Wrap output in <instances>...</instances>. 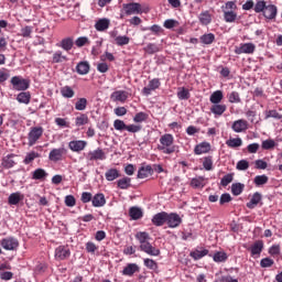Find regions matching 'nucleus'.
Returning <instances> with one entry per match:
<instances>
[{
    "label": "nucleus",
    "mask_w": 282,
    "mask_h": 282,
    "mask_svg": "<svg viewBox=\"0 0 282 282\" xmlns=\"http://www.w3.org/2000/svg\"><path fill=\"white\" fill-rule=\"evenodd\" d=\"M227 98H228L229 102H231V104L241 102V97L239 96V93H237V91H231L230 94H228Z\"/></svg>",
    "instance_id": "4d7b16f0"
},
{
    "label": "nucleus",
    "mask_w": 282,
    "mask_h": 282,
    "mask_svg": "<svg viewBox=\"0 0 282 282\" xmlns=\"http://www.w3.org/2000/svg\"><path fill=\"white\" fill-rule=\"evenodd\" d=\"M263 17L265 19H275L276 18V6L269 4L264 8Z\"/></svg>",
    "instance_id": "b1692460"
},
{
    "label": "nucleus",
    "mask_w": 282,
    "mask_h": 282,
    "mask_svg": "<svg viewBox=\"0 0 282 282\" xmlns=\"http://www.w3.org/2000/svg\"><path fill=\"white\" fill-rule=\"evenodd\" d=\"M149 118V115L145 112H139L133 117L134 122H144Z\"/></svg>",
    "instance_id": "69168bd1"
},
{
    "label": "nucleus",
    "mask_w": 282,
    "mask_h": 282,
    "mask_svg": "<svg viewBox=\"0 0 282 282\" xmlns=\"http://www.w3.org/2000/svg\"><path fill=\"white\" fill-rule=\"evenodd\" d=\"M117 186L118 188H121V191H127V188H131V177H123V178H120L118 182H117Z\"/></svg>",
    "instance_id": "473e14b6"
},
{
    "label": "nucleus",
    "mask_w": 282,
    "mask_h": 282,
    "mask_svg": "<svg viewBox=\"0 0 282 282\" xmlns=\"http://www.w3.org/2000/svg\"><path fill=\"white\" fill-rule=\"evenodd\" d=\"M131 39L127 35H119L118 37H116V45H118L119 47H122V45H129Z\"/></svg>",
    "instance_id": "a18cd8bd"
},
{
    "label": "nucleus",
    "mask_w": 282,
    "mask_h": 282,
    "mask_svg": "<svg viewBox=\"0 0 282 282\" xmlns=\"http://www.w3.org/2000/svg\"><path fill=\"white\" fill-rule=\"evenodd\" d=\"M74 47V39L72 37H65L61 42V48L65 50V52H69Z\"/></svg>",
    "instance_id": "c9c22d12"
},
{
    "label": "nucleus",
    "mask_w": 282,
    "mask_h": 282,
    "mask_svg": "<svg viewBox=\"0 0 282 282\" xmlns=\"http://www.w3.org/2000/svg\"><path fill=\"white\" fill-rule=\"evenodd\" d=\"M14 158H17V155L14 154H8L3 156L1 166L3 169H12L14 164H17V161L14 160Z\"/></svg>",
    "instance_id": "412c9836"
},
{
    "label": "nucleus",
    "mask_w": 282,
    "mask_h": 282,
    "mask_svg": "<svg viewBox=\"0 0 282 282\" xmlns=\"http://www.w3.org/2000/svg\"><path fill=\"white\" fill-rule=\"evenodd\" d=\"M105 177L107 182H113V180H118V177H120V171H118V169H109L105 173Z\"/></svg>",
    "instance_id": "c756f323"
},
{
    "label": "nucleus",
    "mask_w": 282,
    "mask_h": 282,
    "mask_svg": "<svg viewBox=\"0 0 282 282\" xmlns=\"http://www.w3.org/2000/svg\"><path fill=\"white\" fill-rule=\"evenodd\" d=\"M160 85L161 83L159 78L151 79L148 86L142 89L143 96H151L152 91H155V89H160Z\"/></svg>",
    "instance_id": "9b49d317"
},
{
    "label": "nucleus",
    "mask_w": 282,
    "mask_h": 282,
    "mask_svg": "<svg viewBox=\"0 0 282 282\" xmlns=\"http://www.w3.org/2000/svg\"><path fill=\"white\" fill-rule=\"evenodd\" d=\"M165 224L170 227V228H180V225L182 224V217H180L177 214L175 213H171V214H166V220Z\"/></svg>",
    "instance_id": "1a4fd4ad"
},
{
    "label": "nucleus",
    "mask_w": 282,
    "mask_h": 282,
    "mask_svg": "<svg viewBox=\"0 0 282 282\" xmlns=\"http://www.w3.org/2000/svg\"><path fill=\"white\" fill-rule=\"evenodd\" d=\"M251 257H257L259 254H261V252H263V241L259 240V241H256L251 248Z\"/></svg>",
    "instance_id": "c85d7f7f"
},
{
    "label": "nucleus",
    "mask_w": 282,
    "mask_h": 282,
    "mask_svg": "<svg viewBox=\"0 0 282 282\" xmlns=\"http://www.w3.org/2000/svg\"><path fill=\"white\" fill-rule=\"evenodd\" d=\"M31 98H32V95H30V93H20L17 97V100L22 105H30Z\"/></svg>",
    "instance_id": "a19ab883"
},
{
    "label": "nucleus",
    "mask_w": 282,
    "mask_h": 282,
    "mask_svg": "<svg viewBox=\"0 0 282 282\" xmlns=\"http://www.w3.org/2000/svg\"><path fill=\"white\" fill-rule=\"evenodd\" d=\"M228 107L224 104H213L210 107V112L215 116V118H221L224 113H226V110Z\"/></svg>",
    "instance_id": "ddd939ff"
},
{
    "label": "nucleus",
    "mask_w": 282,
    "mask_h": 282,
    "mask_svg": "<svg viewBox=\"0 0 282 282\" xmlns=\"http://www.w3.org/2000/svg\"><path fill=\"white\" fill-rule=\"evenodd\" d=\"M107 156L105 155V151L102 149H97L94 151H90L88 153V160L94 161V160H106Z\"/></svg>",
    "instance_id": "5701e85b"
},
{
    "label": "nucleus",
    "mask_w": 282,
    "mask_h": 282,
    "mask_svg": "<svg viewBox=\"0 0 282 282\" xmlns=\"http://www.w3.org/2000/svg\"><path fill=\"white\" fill-rule=\"evenodd\" d=\"M236 169L238 171H248V169H250V163H248V161H246V160H240L237 163Z\"/></svg>",
    "instance_id": "052dcab7"
},
{
    "label": "nucleus",
    "mask_w": 282,
    "mask_h": 282,
    "mask_svg": "<svg viewBox=\"0 0 282 282\" xmlns=\"http://www.w3.org/2000/svg\"><path fill=\"white\" fill-rule=\"evenodd\" d=\"M208 151H210V143H208V142L199 143L194 149V153L196 155H202L204 153H208Z\"/></svg>",
    "instance_id": "bb28decb"
},
{
    "label": "nucleus",
    "mask_w": 282,
    "mask_h": 282,
    "mask_svg": "<svg viewBox=\"0 0 282 282\" xmlns=\"http://www.w3.org/2000/svg\"><path fill=\"white\" fill-rule=\"evenodd\" d=\"M198 21L202 25H210L213 23V14H210V11H203L198 15Z\"/></svg>",
    "instance_id": "aec40b11"
},
{
    "label": "nucleus",
    "mask_w": 282,
    "mask_h": 282,
    "mask_svg": "<svg viewBox=\"0 0 282 282\" xmlns=\"http://www.w3.org/2000/svg\"><path fill=\"white\" fill-rule=\"evenodd\" d=\"M89 62H79L76 66V72L79 76H85L89 74Z\"/></svg>",
    "instance_id": "a878e982"
},
{
    "label": "nucleus",
    "mask_w": 282,
    "mask_h": 282,
    "mask_svg": "<svg viewBox=\"0 0 282 282\" xmlns=\"http://www.w3.org/2000/svg\"><path fill=\"white\" fill-rule=\"evenodd\" d=\"M140 271V267H138V264L135 263H129L127 264L121 274H123V276H133V274H135V272Z\"/></svg>",
    "instance_id": "6ab92c4d"
},
{
    "label": "nucleus",
    "mask_w": 282,
    "mask_h": 282,
    "mask_svg": "<svg viewBox=\"0 0 282 282\" xmlns=\"http://www.w3.org/2000/svg\"><path fill=\"white\" fill-rule=\"evenodd\" d=\"M123 12L127 17L133 14H149L151 7L148 3L130 2L122 4Z\"/></svg>",
    "instance_id": "f03ea898"
},
{
    "label": "nucleus",
    "mask_w": 282,
    "mask_h": 282,
    "mask_svg": "<svg viewBox=\"0 0 282 282\" xmlns=\"http://www.w3.org/2000/svg\"><path fill=\"white\" fill-rule=\"evenodd\" d=\"M145 52L148 54H155L156 52H160V47H158V45H155L153 43H150L147 45Z\"/></svg>",
    "instance_id": "338daca9"
},
{
    "label": "nucleus",
    "mask_w": 282,
    "mask_h": 282,
    "mask_svg": "<svg viewBox=\"0 0 282 282\" xmlns=\"http://www.w3.org/2000/svg\"><path fill=\"white\" fill-rule=\"evenodd\" d=\"M64 202L68 208H74V206H76V198L74 195H67Z\"/></svg>",
    "instance_id": "680f3d73"
},
{
    "label": "nucleus",
    "mask_w": 282,
    "mask_h": 282,
    "mask_svg": "<svg viewBox=\"0 0 282 282\" xmlns=\"http://www.w3.org/2000/svg\"><path fill=\"white\" fill-rule=\"evenodd\" d=\"M166 212H161V213H158L155 214L153 217H152V224L153 226H164L166 224Z\"/></svg>",
    "instance_id": "dca6fc26"
},
{
    "label": "nucleus",
    "mask_w": 282,
    "mask_h": 282,
    "mask_svg": "<svg viewBox=\"0 0 282 282\" xmlns=\"http://www.w3.org/2000/svg\"><path fill=\"white\" fill-rule=\"evenodd\" d=\"M134 237L139 241L140 246H142L143 243L151 239V236L147 231H139L135 234Z\"/></svg>",
    "instance_id": "72a5a7b5"
},
{
    "label": "nucleus",
    "mask_w": 282,
    "mask_h": 282,
    "mask_svg": "<svg viewBox=\"0 0 282 282\" xmlns=\"http://www.w3.org/2000/svg\"><path fill=\"white\" fill-rule=\"evenodd\" d=\"M47 173L44 169H36L32 172V180H45Z\"/></svg>",
    "instance_id": "79ce46f5"
},
{
    "label": "nucleus",
    "mask_w": 282,
    "mask_h": 282,
    "mask_svg": "<svg viewBox=\"0 0 282 282\" xmlns=\"http://www.w3.org/2000/svg\"><path fill=\"white\" fill-rule=\"evenodd\" d=\"M159 142L160 143L158 144L156 149L165 155H171L172 153H175V151H177V147L173 144L175 142V138L171 133L163 134L160 138Z\"/></svg>",
    "instance_id": "f257e3e1"
},
{
    "label": "nucleus",
    "mask_w": 282,
    "mask_h": 282,
    "mask_svg": "<svg viewBox=\"0 0 282 282\" xmlns=\"http://www.w3.org/2000/svg\"><path fill=\"white\" fill-rule=\"evenodd\" d=\"M260 265H261V268H272L274 265V260H272L270 258H263L260 261Z\"/></svg>",
    "instance_id": "e2e57ef3"
},
{
    "label": "nucleus",
    "mask_w": 282,
    "mask_h": 282,
    "mask_svg": "<svg viewBox=\"0 0 282 282\" xmlns=\"http://www.w3.org/2000/svg\"><path fill=\"white\" fill-rule=\"evenodd\" d=\"M91 202H93V206L95 208H102V206H105L107 204V199H105V194H102V193L96 194L93 197Z\"/></svg>",
    "instance_id": "4be33fe9"
},
{
    "label": "nucleus",
    "mask_w": 282,
    "mask_h": 282,
    "mask_svg": "<svg viewBox=\"0 0 282 282\" xmlns=\"http://www.w3.org/2000/svg\"><path fill=\"white\" fill-rule=\"evenodd\" d=\"M3 250H17L19 248V240L14 237H7L0 241Z\"/></svg>",
    "instance_id": "423d86ee"
},
{
    "label": "nucleus",
    "mask_w": 282,
    "mask_h": 282,
    "mask_svg": "<svg viewBox=\"0 0 282 282\" xmlns=\"http://www.w3.org/2000/svg\"><path fill=\"white\" fill-rule=\"evenodd\" d=\"M269 181L268 175L262 174V175H257L253 178V183L256 184V186H263L265 185V183Z\"/></svg>",
    "instance_id": "49530a36"
},
{
    "label": "nucleus",
    "mask_w": 282,
    "mask_h": 282,
    "mask_svg": "<svg viewBox=\"0 0 282 282\" xmlns=\"http://www.w3.org/2000/svg\"><path fill=\"white\" fill-rule=\"evenodd\" d=\"M113 102H124L129 98V94L124 90H116L110 96Z\"/></svg>",
    "instance_id": "4468645a"
},
{
    "label": "nucleus",
    "mask_w": 282,
    "mask_h": 282,
    "mask_svg": "<svg viewBox=\"0 0 282 282\" xmlns=\"http://www.w3.org/2000/svg\"><path fill=\"white\" fill-rule=\"evenodd\" d=\"M204 176L194 177L191 181L192 188H204Z\"/></svg>",
    "instance_id": "37998d69"
},
{
    "label": "nucleus",
    "mask_w": 282,
    "mask_h": 282,
    "mask_svg": "<svg viewBox=\"0 0 282 282\" xmlns=\"http://www.w3.org/2000/svg\"><path fill=\"white\" fill-rule=\"evenodd\" d=\"M43 135V128L41 127H34L31 128L28 140H29V147H34L39 140H41V137Z\"/></svg>",
    "instance_id": "7ed1b4c3"
},
{
    "label": "nucleus",
    "mask_w": 282,
    "mask_h": 282,
    "mask_svg": "<svg viewBox=\"0 0 282 282\" xmlns=\"http://www.w3.org/2000/svg\"><path fill=\"white\" fill-rule=\"evenodd\" d=\"M226 144L229 149H239L243 144V140L241 138H231L226 141Z\"/></svg>",
    "instance_id": "2f4dec72"
},
{
    "label": "nucleus",
    "mask_w": 282,
    "mask_h": 282,
    "mask_svg": "<svg viewBox=\"0 0 282 282\" xmlns=\"http://www.w3.org/2000/svg\"><path fill=\"white\" fill-rule=\"evenodd\" d=\"M224 100V93L221 90L214 91L209 97L212 105H219Z\"/></svg>",
    "instance_id": "cd10ccee"
},
{
    "label": "nucleus",
    "mask_w": 282,
    "mask_h": 282,
    "mask_svg": "<svg viewBox=\"0 0 282 282\" xmlns=\"http://www.w3.org/2000/svg\"><path fill=\"white\" fill-rule=\"evenodd\" d=\"M213 260L215 261V263H226V261H228V253L224 251H217L216 253H214Z\"/></svg>",
    "instance_id": "7c9ffc66"
},
{
    "label": "nucleus",
    "mask_w": 282,
    "mask_h": 282,
    "mask_svg": "<svg viewBox=\"0 0 282 282\" xmlns=\"http://www.w3.org/2000/svg\"><path fill=\"white\" fill-rule=\"evenodd\" d=\"M110 25H111V20L104 18V19H99L95 23V29L97 30V32H105L106 30H109Z\"/></svg>",
    "instance_id": "f3484780"
},
{
    "label": "nucleus",
    "mask_w": 282,
    "mask_h": 282,
    "mask_svg": "<svg viewBox=\"0 0 282 282\" xmlns=\"http://www.w3.org/2000/svg\"><path fill=\"white\" fill-rule=\"evenodd\" d=\"M257 45L254 43H241L239 46L235 47V54H254Z\"/></svg>",
    "instance_id": "39448f33"
},
{
    "label": "nucleus",
    "mask_w": 282,
    "mask_h": 282,
    "mask_svg": "<svg viewBox=\"0 0 282 282\" xmlns=\"http://www.w3.org/2000/svg\"><path fill=\"white\" fill-rule=\"evenodd\" d=\"M68 149L73 151V153H80L87 149V141L85 140H73L68 143Z\"/></svg>",
    "instance_id": "0eeeda50"
},
{
    "label": "nucleus",
    "mask_w": 282,
    "mask_h": 282,
    "mask_svg": "<svg viewBox=\"0 0 282 282\" xmlns=\"http://www.w3.org/2000/svg\"><path fill=\"white\" fill-rule=\"evenodd\" d=\"M113 127L117 131H124L127 130V124L124 123V121L117 119L113 121Z\"/></svg>",
    "instance_id": "bf43d9fd"
},
{
    "label": "nucleus",
    "mask_w": 282,
    "mask_h": 282,
    "mask_svg": "<svg viewBox=\"0 0 282 282\" xmlns=\"http://www.w3.org/2000/svg\"><path fill=\"white\" fill-rule=\"evenodd\" d=\"M25 196L21 192H15L9 195L8 204L10 206H17L20 202H23Z\"/></svg>",
    "instance_id": "a211bd4d"
},
{
    "label": "nucleus",
    "mask_w": 282,
    "mask_h": 282,
    "mask_svg": "<svg viewBox=\"0 0 282 282\" xmlns=\"http://www.w3.org/2000/svg\"><path fill=\"white\" fill-rule=\"evenodd\" d=\"M63 153H65V149H53L48 154V160L51 162H61L63 160Z\"/></svg>",
    "instance_id": "2eb2a0df"
},
{
    "label": "nucleus",
    "mask_w": 282,
    "mask_h": 282,
    "mask_svg": "<svg viewBox=\"0 0 282 282\" xmlns=\"http://www.w3.org/2000/svg\"><path fill=\"white\" fill-rule=\"evenodd\" d=\"M232 180H234V175L227 174L221 178L220 184H221V186H228V184H230L232 182Z\"/></svg>",
    "instance_id": "774afa93"
},
{
    "label": "nucleus",
    "mask_w": 282,
    "mask_h": 282,
    "mask_svg": "<svg viewBox=\"0 0 282 282\" xmlns=\"http://www.w3.org/2000/svg\"><path fill=\"white\" fill-rule=\"evenodd\" d=\"M261 199H262L261 193L256 192V193L252 195L250 202L247 203V208H250L251 210H252L253 208H257V206H259V203L261 202Z\"/></svg>",
    "instance_id": "393cba45"
},
{
    "label": "nucleus",
    "mask_w": 282,
    "mask_h": 282,
    "mask_svg": "<svg viewBox=\"0 0 282 282\" xmlns=\"http://www.w3.org/2000/svg\"><path fill=\"white\" fill-rule=\"evenodd\" d=\"M268 6L265 4V1L260 0L256 3L254 6V12L259 13V12H264L265 8Z\"/></svg>",
    "instance_id": "0e129e2a"
},
{
    "label": "nucleus",
    "mask_w": 282,
    "mask_h": 282,
    "mask_svg": "<svg viewBox=\"0 0 282 282\" xmlns=\"http://www.w3.org/2000/svg\"><path fill=\"white\" fill-rule=\"evenodd\" d=\"M177 98L178 100H188V98H191V93L186 88H178Z\"/></svg>",
    "instance_id": "603ef678"
},
{
    "label": "nucleus",
    "mask_w": 282,
    "mask_h": 282,
    "mask_svg": "<svg viewBox=\"0 0 282 282\" xmlns=\"http://www.w3.org/2000/svg\"><path fill=\"white\" fill-rule=\"evenodd\" d=\"M149 175H151V166L139 169L137 177L139 180H145Z\"/></svg>",
    "instance_id": "c03bdc74"
},
{
    "label": "nucleus",
    "mask_w": 282,
    "mask_h": 282,
    "mask_svg": "<svg viewBox=\"0 0 282 282\" xmlns=\"http://www.w3.org/2000/svg\"><path fill=\"white\" fill-rule=\"evenodd\" d=\"M129 216L134 220L142 219V209L140 207H131Z\"/></svg>",
    "instance_id": "4c0bfd02"
},
{
    "label": "nucleus",
    "mask_w": 282,
    "mask_h": 282,
    "mask_svg": "<svg viewBox=\"0 0 282 282\" xmlns=\"http://www.w3.org/2000/svg\"><path fill=\"white\" fill-rule=\"evenodd\" d=\"M36 158H41V154L39 152H35V151L28 152L23 160V163L32 164V162H34Z\"/></svg>",
    "instance_id": "e433bc0d"
},
{
    "label": "nucleus",
    "mask_w": 282,
    "mask_h": 282,
    "mask_svg": "<svg viewBox=\"0 0 282 282\" xmlns=\"http://www.w3.org/2000/svg\"><path fill=\"white\" fill-rule=\"evenodd\" d=\"M64 61H67V56L63 55V52L56 51L53 54V63H63Z\"/></svg>",
    "instance_id": "6e6d98bb"
},
{
    "label": "nucleus",
    "mask_w": 282,
    "mask_h": 282,
    "mask_svg": "<svg viewBox=\"0 0 282 282\" xmlns=\"http://www.w3.org/2000/svg\"><path fill=\"white\" fill-rule=\"evenodd\" d=\"M61 94L63 96V98H74V89H72V87L69 86H64L61 89Z\"/></svg>",
    "instance_id": "3c124183"
},
{
    "label": "nucleus",
    "mask_w": 282,
    "mask_h": 282,
    "mask_svg": "<svg viewBox=\"0 0 282 282\" xmlns=\"http://www.w3.org/2000/svg\"><path fill=\"white\" fill-rule=\"evenodd\" d=\"M224 20L226 23H235L237 21V12L224 11Z\"/></svg>",
    "instance_id": "ea45409f"
},
{
    "label": "nucleus",
    "mask_w": 282,
    "mask_h": 282,
    "mask_svg": "<svg viewBox=\"0 0 282 282\" xmlns=\"http://www.w3.org/2000/svg\"><path fill=\"white\" fill-rule=\"evenodd\" d=\"M141 252H145V254H149L150 257H160V249L153 247L149 240L147 242H143V245H140Z\"/></svg>",
    "instance_id": "9d476101"
},
{
    "label": "nucleus",
    "mask_w": 282,
    "mask_h": 282,
    "mask_svg": "<svg viewBox=\"0 0 282 282\" xmlns=\"http://www.w3.org/2000/svg\"><path fill=\"white\" fill-rule=\"evenodd\" d=\"M200 42L204 43V45H210L215 42V34L208 33L200 36Z\"/></svg>",
    "instance_id": "de8ad7c7"
},
{
    "label": "nucleus",
    "mask_w": 282,
    "mask_h": 282,
    "mask_svg": "<svg viewBox=\"0 0 282 282\" xmlns=\"http://www.w3.org/2000/svg\"><path fill=\"white\" fill-rule=\"evenodd\" d=\"M243 188H246V185L242 183H234L231 185V193L237 197L243 193Z\"/></svg>",
    "instance_id": "58836bf2"
},
{
    "label": "nucleus",
    "mask_w": 282,
    "mask_h": 282,
    "mask_svg": "<svg viewBox=\"0 0 282 282\" xmlns=\"http://www.w3.org/2000/svg\"><path fill=\"white\" fill-rule=\"evenodd\" d=\"M143 265H145L148 270H158V262H155L153 259L145 258L143 260Z\"/></svg>",
    "instance_id": "864d4df0"
},
{
    "label": "nucleus",
    "mask_w": 282,
    "mask_h": 282,
    "mask_svg": "<svg viewBox=\"0 0 282 282\" xmlns=\"http://www.w3.org/2000/svg\"><path fill=\"white\" fill-rule=\"evenodd\" d=\"M274 147H276V142L272 139H267L262 141V149L264 151H270V149H274Z\"/></svg>",
    "instance_id": "5fc2aeb1"
},
{
    "label": "nucleus",
    "mask_w": 282,
    "mask_h": 282,
    "mask_svg": "<svg viewBox=\"0 0 282 282\" xmlns=\"http://www.w3.org/2000/svg\"><path fill=\"white\" fill-rule=\"evenodd\" d=\"M231 129L235 133H243V131H248V121L245 119H238L234 121Z\"/></svg>",
    "instance_id": "f8f14e48"
},
{
    "label": "nucleus",
    "mask_w": 282,
    "mask_h": 282,
    "mask_svg": "<svg viewBox=\"0 0 282 282\" xmlns=\"http://www.w3.org/2000/svg\"><path fill=\"white\" fill-rule=\"evenodd\" d=\"M77 111H85L87 109V98H79L75 104Z\"/></svg>",
    "instance_id": "8fccbe9b"
},
{
    "label": "nucleus",
    "mask_w": 282,
    "mask_h": 282,
    "mask_svg": "<svg viewBox=\"0 0 282 282\" xmlns=\"http://www.w3.org/2000/svg\"><path fill=\"white\" fill-rule=\"evenodd\" d=\"M70 254L68 246H59L55 249V259L57 261H65V259H69Z\"/></svg>",
    "instance_id": "6e6552de"
},
{
    "label": "nucleus",
    "mask_w": 282,
    "mask_h": 282,
    "mask_svg": "<svg viewBox=\"0 0 282 282\" xmlns=\"http://www.w3.org/2000/svg\"><path fill=\"white\" fill-rule=\"evenodd\" d=\"M205 171H213V156H206L203 161Z\"/></svg>",
    "instance_id": "13d9d810"
},
{
    "label": "nucleus",
    "mask_w": 282,
    "mask_h": 282,
    "mask_svg": "<svg viewBox=\"0 0 282 282\" xmlns=\"http://www.w3.org/2000/svg\"><path fill=\"white\" fill-rule=\"evenodd\" d=\"M208 254V249H203V250H195L189 253V257L194 259L195 261H199V259H204Z\"/></svg>",
    "instance_id": "f704fd0d"
},
{
    "label": "nucleus",
    "mask_w": 282,
    "mask_h": 282,
    "mask_svg": "<svg viewBox=\"0 0 282 282\" xmlns=\"http://www.w3.org/2000/svg\"><path fill=\"white\" fill-rule=\"evenodd\" d=\"M89 122V117L87 115L83 113L75 119L76 127H83Z\"/></svg>",
    "instance_id": "09e8293b"
},
{
    "label": "nucleus",
    "mask_w": 282,
    "mask_h": 282,
    "mask_svg": "<svg viewBox=\"0 0 282 282\" xmlns=\"http://www.w3.org/2000/svg\"><path fill=\"white\" fill-rule=\"evenodd\" d=\"M11 85L15 91H25V89H29L30 87V83L20 76L12 77Z\"/></svg>",
    "instance_id": "20e7f679"
}]
</instances>
